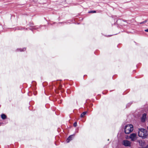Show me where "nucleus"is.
I'll return each instance as SVG.
<instances>
[{"label":"nucleus","instance_id":"nucleus-1","mask_svg":"<svg viewBox=\"0 0 148 148\" xmlns=\"http://www.w3.org/2000/svg\"><path fill=\"white\" fill-rule=\"evenodd\" d=\"M138 136L143 139L147 138L148 136V131L144 128H139L138 129Z\"/></svg>","mask_w":148,"mask_h":148},{"label":"nucleus","instance_id":"nucleus-2","mask_svg":"<svg viewBox=\"0 0 148 148\" xmlns=\"http://www.w3.org/2000/svg\"><path fill=\"white\" fill-rule=\"evenodd\" d=\"M124 130L126 134H129L133 131L134 126L132 125L128 124L125 126Z\"/></svg>","mask_w":148,"mask_h":148},{"label":"nucleus","instance_id":"nucleus-3","mask_svg":"<svg viewBox=\"0 0 148 148\" xmlns=\"http://www.w3.org/2000/svg\"><path fill=\"white\" fill-rule=\"evenodd\" d=\"M131 142L127 140H124L123 141V144L126 147H130L131 146Z\"/></svg>","mask_w":148,"mask_h":148},{"label":"nucleus","instance_id":"nucleus-4","mask_svg":"<svg viewBox=\"0 0 148 148\" xmlns=\"http://www.w3.org/2000/svg\"><path fill=\"white\" fill-rule=\"evenodd\" d=\"M129 138L131 139V141H135L137 139L136 134L134 133L130 135Z\"/></svg>","mask_w":148,"mask_h":148},{"label":"nucleus","instance_id":"nucleus-5","mask_svg":"<svg viewBox=\"0 0 148 148\" xmlns=\"http://www.w3.org/2000/svg\"><path fill=\"white\" fill-rule=\"evenodd\" d=\"M146 118V114L144 113V114L142 116V117L141 118V120L142 122H144L145 121V119Z\"/></svg>","mask_w":148,"mask_h":148},{"label":"nucleus","instance_id":"nucleus-6","mask_svg":"<svg viewBox=\"0 0 148 148\" xmlns=\"http://www.w3.org/2000/svg\"><path fill=\"white\" fill-rule=\"evenodd\" d=\"M73 136V135H72L70 136H69L68 137V138H67L66 140L67 143H69L71 140H72Z\"/></svg>","mask_w":148,"mask_h":148},{"label":"nucleus","instance_id":"nucleus-7","mask_svg":"<svg viewBox=\"0 0 148 148\" xmlns=\"http://www.w3.org/2000/svg\"><path fill=\"white\" fill-rule=\"evenodd\" d=\"M87 112H83L80 115V117L82 118L84 117V116L86 114Z\"/></svg>","mask_w":148,"mask_h":148},{"label":"nucleus","instance_id":"nucleus-8","mask_svg":"<svg viewBox=\"0 0 148 148\" xmlns=\"http://www.w3.org/2000/svg\"><path fill=\"white\" fill-rule=\"evenodd\" d=\"M1 118L3 119H5L6 118V116L4 114H2L1 115Z\"/></svg>","mask_w":148,"mask_h":148},{"label":"nucleus","instance_id":"nucleus-9","mask_svg":"<svg viewBox=\"0 0 148 148\" xmlns=\"http://www.w3.org/2000/svg\"><path fill=\"white\" fill-rule=\"evenodd\" d=\"M89 13H95L96 12L95 11H91L88 12Z\"/></svg>","mask_w":148,"mask_h":148},{"label":"nucleus","instance_id":"nucleus-10","mask_svg":"<svg viewBox=\"0 0 148 148\" xmlns=\"http://www.w3.org/2000/svg\"><path fill=\"white\" fill-rule=\"evenodd\" d=\"M19 51H25V48H23L21 50V49H19Z\"/></svg>","mask_w":148,"mask_h":148},{"label":"nucleus","instance_id":"nucleus-11","mask_svg":"<svg viewBox=\"0 0 148 148\" xmlns=\"http://www.w3.org/2000/svg\"><path fill=\"white\" fill-rule=\"evenodd\" d=\"M77 125V123L76 122H75V123H74L73 124V126L75 127Z\"/></svg>","mask_w":148,"mask_h":148},{"label":"nucleus","instance_id":"nucleus-12","mask_svg":"<svg viewBox=\"0 0 148 148\" xmlns=\"http://www.w3.org/2000/svg\"><path fill=\"white\" fill-rule=\"evenodd\" d=\"M146 22V21H144V22H142L141 23H140V24L143 23H145Z\"/></svg>","mask_w":148,"mask_h":148},{"label":"nucleus","instance_id":"nucleus-13","mask_svg":"<svg viewBox=\"0 0 148 148\" xmlns=\"http://www.w3.org/2000/svg\"><path fill=\"white\" fill-rule=\"evenodd\" d=\"M145 32H148V29H145Z\"/></svg>","mask_w":148,"mask_h":148}]
</instances>
